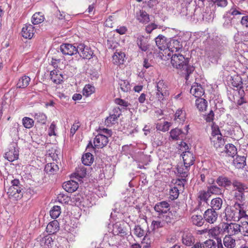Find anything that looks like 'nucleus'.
Segmentation results:
<instances>
[{
	"instance_id": "obj_1",
	"label": "nucleus",
	"mask_w": 248,
	"mask_h": 248,
	"mask_svg": "<svg viewBox=\"0 0 248 248\" xmlns=\"http://www.w3.org/2000/svg\"><path fill=\"white\" fill-rule=\"evenodd\" d=\"M168 56L171 57L172 66L176 69H180L182 74L185 76V78L188 80L189 75L194 71L195 67L188 64L189 59L185 58L180 53L171 54L169 53Z\"/></svg>"
},
{
	"instance_id": "obj_2",
	"label": "nucleus",
	"mask_w": 248,
	"mask_h": 248,
	"mask_svg": "<svg viewBox=\"0 0 248 248\" xmlns=\"http://www.w3.org/2000/svg\"><path fill=\"white\" fill-rule=\"evenodd\" d=\"M19 156V148L16 142H12L9 145L8 151L5 155L4 157L10 162L17 160Z\"/></svg>"
},
{
	"instance_id": "obj_3",
	"label": "nucleus",
	"mask_w": 248,
	"mask_h": 248,
	"mask_svg": "<svg viewBox=\"0 0 248 248\" xmlns=\"http://www.w3.org/2000/svg\"><path fill=\"white\" fill-rule=\"evenodd\" d=\"M78 48L77 53L83 59L90 60L94 57L96 58L91 48L84 44L80 43L78 44Z\"/></svg>"
},
{
	"instance_id": "obj_4",
	"label": "nucleus",
	"mask_w": 248,
	"mask_h": 248,
	"mask_svg": "<svg viewBox=\"0 0 248 248\" xmlns=\"http://www.w3.org/2000/svg\"><path fill=\"white\" fill-rule=\"evenodd\" d=\"M24 193L23 188L10 187L8 189L7 194L10 199L16 201L22 198Z\"/></svg>"
},
{
	"instance_id": "obj_5",
	"label": "nucleus",
	"mask_w": 248,
	"mask_h": 248,
	"mask_svg": "<svg viewBox=\"0 0 248 248\" xmlns=\"http://www.w3.org/2000/svg\"><path fill=\"white\" fill-rule=\"evenodd\" d=\"M157 92L156 97L160 101L163 100L164 98L169 94L167 86L164 84L163 81H159L156 84Z\"/></svg>"
},
{
	"instance_id": "obj_6",
	"label": "nucleus",
	"mask_w": 248,
	"mask_h": 248,
	"mask_svg": "<svg viewBox=\"0 0 248 248\" xmlns=\"http://www.w3.org/2000/svg\"><path fill=\"white\" fill-rule=\"evenodd\" d=\"M78 46L70 44H62L60 46V50L64 55L72 56L77 53Z\"/></svg>"
},
{
	"instance_id": "obj_7",
	"label": "nucleus",
	"mask_w": 248,
	"mask_h": 248,
	"mask_svg": "<svg viewBox=\"0 0 248 248\" xmlns=\"http://www.w3.org/2000/svg\"><path fill=\"white\" fill-rule=\"evenodd\" d=\"M218 216V213L210 208L207 209L203 214L204 221L210 224L215 223L217 220Z\"/></svg>"
},
{
	"instance_id": "obj_8",
	"label": "nucleus",
	"mask_w": 248,
	"mask_h": 248,
	"mask_svg": "<svg viewBox=\"0 0 248 248\" xmlns=\"http://www.w3.org/2000/svg\"><path fill=\"white\" fill-rule=\"evenodd\" d=\"M223 228L224 232L229 234L228 235L232 236L240 233V225L237 223L225 224Z\"/></svg>"
},
{
	"instance_id": "obj_9",
	"label": "nucleus",
	"mask_w": 248,
	"mask_h": 248,
	"mask_svg": "<svg viewBox=\"0 0 248 248\" xmlns=\"http://www.w3.org/2000/svg\"><path fill=\"white\" fill-rule=\"evenodd\" d=\"M166 50L168 49L171 54L176 53L182 47V44L178 40L170 39L168 41Z\"/></svg>"
},
{
	"instance_id": "obj_10",
	"label": "nucleus",
	"mask_w": 248,
	"mask_h": 248,
	"mask_svg": "<svg viewBox=\"0 0 248 248\" xmlns=\"http://www.w3.org/2000/svg\"><path fill=\"white\" fill-rule=\"evenodd\" d=\"M112 232L115 235L124 236L127 235V229L124 222H116L113 226Z\"/></svg>"
},
{
	"instance_id": "obj_11",
	"label": "nucleus",
	"mask_w": 248,
	"mask_h": 248,
	"mask_svg": "<svg viewBox=\"0 0 248 248\" xmlns=\"http://www.w3.org/2000/svg\"><path fill=\"white\" fill-rule=\"evenodd\" d=\"M231 78L232 85L233 87L239 89V93L242 95L244 93L243 89L244 86L246 85V84L243 82L242 79L240 76L235 75L233 77H231Z\"/></svg>"
},
{
	"instance_id": "obj_12",
	"label": "nucleus",
	"mask_w": 248,
	"mask_h": 248,
	"mask_svg": "<svg viewBox=\"0 0 248 248\" xmlns=\"http://www.w3.org/2000/svg\"><path fill=\"white\" fill-rule=\"evenodd\" d=\"M108 140L107 136L98 133L94 139L93 143L94 146L98 148H103L108 143Z\"/></svg>"
},
{
	"instance_id": "obj_13",
	"label": "nucleus",
	"mask_w": 248,
	"mask_h": 248,
	"mask_svg": "<svg viewBox=\"0 0 248 248\" xmlns=\"http://www.w3.org/2000/svg\"><path fill=\"white\" fill-rule=\"evenodd\" d=\"M21 34L24 38L31 39L34 34V27L31 24L24 25L22 29Z\"/></svg>"
},
{
	"instance_id": "obj_14",
	"label": "nucleus",
	"mask_w": 248,
	"mask_h": 248,
	"mask_svg": "<svg viewBox=\"0 0 248 248\" xmlns=\"http://www.w3.org/2000/svg\"><path fill=\"white\" fill-rule=\"evenodd\" d=\"M182 158L185 165H187L189 167L194 164L195 157L193 153L189 151H186L183 153Z\"/></svg>"
},
{
	"instance_id": "obj_15",
	"label": "nucleus",
	"mask_w": 248,
	"mask_h": 248,
	"mask_svg": "<svg viewBox=\"0 0 248 248\" xmlns=\"http://www.w3.org/2000/svg\"><path fill=\"white\" fill-rule=\"evenodd\" d=\"M154 209L156 212L159 213V214H165L170 210V206L168 202L163 201L156 204Z\"/></svg>"
},
{
	"instance_id": "obj_16",
	"label": "nucleus",
	"mask_w": 248,
	"mask_h": 248,
	"mask_svg": "<svg viewBox=\"0 0 248 248\" xmlns=\"http://www.w3.org/2000/svg\"><path fill=\"white\" fill-rule=\"evenodd\" d=\"M190 93L195 97L201 98L204 93V90L201 84L194 83L191 86Z\"/></svg>"
},
{
	"instance_id": "obj_17",
	"label": "nucleus",
	"mask_w": 248,
	"mask_h": 248,
	"mask_svg": "<svg viewBox=\"0 0 248 248\" xmlns=\"http://www.w3.org/2000/svg\"><path fill=\"white\" fill-rule=\"evenodd\" d=\"M208 183L211 184V186H207V191L210 195L214 194L218 195L223 194L224 190L216 185L214 180L211 179V181H209Z\"/></svg>"
},
{
	"instance_id": "obj_18",
	"label": "nucleus",
	"mask_w": 248,
	"mask_h": 248,
	"mask_svg": "<svg viewBox=\"0 0 248 248\" xmlns=\"http://www.w3.org/2000/svg\"><path fill=\"white\" fill-rule=\"evenodd\" d=\"M189 166L187 165H183L182 164L178 165L177 170L179 177L182 178L183 181H186L185 178L188 176L189 173Z\"/></svg>"
},
{
	"instance_id": "obj_19",
	"label": "nucleus",
	"mask_w": 248,
	"mask_h": 248,
	"mask_svg": "<svg viewBox=\"0 0 248 248\" xmlns=\"http://www.w3.org/2000/svg\"><path fill=\"white\" fill-rule=\"evenodd\" d=\"M186 134L181 129L175 128L170 131V137L175 140H182L185 138Z\"/></svg>"
},
{
	"instance_id": "obj_20",
	"label": "nucleus",
	"mask_w": 248,
	"mask_h": 248,
	"mask_svg": "<svg viewBox=\"0 0 248 248\" xmlns=\"http://www.w3.org/2000/svg\"><path fill=\"white\" fill-rule=\"evenodd\" d=\"M62 187L67 192L72 193L77 190L78 184L75 181L71 180L63 183Z\"/></svg>"
},
{
	"instance_id": "obj_21",
	"label": "nucleus",
	"mask_w": 248,
	"mask_h": 248,
	"mask_svg": "<svg viewBox=\"0 0 248 248\" xmlns=\"http://www.w3.org/2000/svg\"><path fill=\"white\" fill-rule=\"evenodd\" d=\"M136 42L139 48L142 51H146L149 48V45L147 39L143 36H139L137 38Z\"/></svg>"
},
{
	"instance_id": "obj_22",
	"label": "nucleus",
	"mask_w": 248,
	"mask_h": 248,
	"mask_svg": "<svg viewBox=\"0 0 248 248\" xmlns=\"http://www.w3.org/2000/svg\"><path fill=\"white\" fill-rule=\"evenodd\" d=\"M155 43L158 48L161 50H166L168 40L162 35H159L155 38Z\"/></svg>"
},
{
	"instance_id": "obj_23",
	"label": "nucleus",
	"mask_w": 248,
	"mask_h": 248,
	"mask_svg": "<svg viewBox=\"0 0 248 248\" xmlns=\"http://www.w3.org/2000/svg\"><path fill=\"white\" fill-rule=\"evenodd\" d=\"M137 19L143 24H146L150 21L149 15L145 11L140 10L136 13Z\"/></svg>"
},
{
	"instance_id": "obj_24",
	"label": "nucleus",
	"mask_w": 248,
	"mask_h": 248,
	"mask_svg": "<svg viewBox=\"0 0 248 248\" xmlns=\"http://www.w3.org/2000/svg\"><path fill=\"white\" fill-rule=\"evenodd\" d=\"M232 185L233 186L234 190L236 191L240 192V193H244L247 192L248 187L245 184L242 183L237 180H234L232 182Z\"/></svg>"
},
{
	"instance_id": "obj_25",
	"label": "nucleus",
	"mask_w": 248,
	"mask_h": 248,
	"mask_svg": "<svg viewBox=\"0 0 248 248\" xmlns=\"http://www.w3.org/2000/svg\"><path fill=\"white\" fill-rule=\"evenodd\" d=\"M246 158L244 156L237 155L233 160V165L237 169H243L246 165Z\"/></svg>"
},
{
	"instance_id": "obj_26",
	"label": "nucleus",
	"mask_w": 248,
	"mask_h": 248,
	"mask_svg": "<svg viewBox=\"0 0 248 248\" xmlns=\"http://www.w3.org/2000/svg\"><path fill=\"white\" fill-rule=\"evenodd\" d=\"M50 76L51 80L57 84L61 83L64 78L62 75L55 70L50 72Z\"/></svg>"
},
{
	"instance_id": "obj_27",
	"label": "nucleus",
	"mask_w": 248,
	"mask_h": 248,
	"mask_svg": "<svg viewBox=\"0 0 248 248\" xmlns=\"http://www.w3.org/2000/svg\"><path fill=\"white\" fill-rule=\"evenodd\" d=\"M216 183L220 186L227 187L232 185V182L228 177L220 176L216 180Z\"/></svg>"
},
{
	"instance_id": "obj_28",
	"label": "nucleus",
	"mask_w": 248,
	"mask_h": 248,
	"mask_svg": "<svg viewBox=\"0 0 248 248\" xmlns=\"http://www.w3.org/2000/svg\"><path fill=\"white\" fill-rule=\"evenodd\" d=\"M223 201L220 198L217 197L213 199L210 202L211 208L216 211L220 210L222 206Z\"/></svg>"
},
{
	"instance_id": "obj_29",
	"label": "nucleus",
	"mask_w": 248,
	"mask_h": 248,
	"mask_svg": "<svg viewBox=\"0 0 248 248\" xmlns=\"http://www.w3.org/2000/svg\"><path fill=\"white\" fill-rule=\"evenodd\" d=\"M125 54L121 52H116L112 56V62L115 64H123L124 61Z\"/></svg>"
},
{
	"instance_id": "obj_30",
	"label": "nucleus",
	"mask_w": 248,
	"mask_h": 248,
	"mask_svg": "<svg viewBox=\"0 0 248 248\" xmlns=\"http://www.w3.org/2000/svg\"><path fill=\"white\" fill-rule=\"evenodd\" d=\"M46 231L51 233H54L59 230V223L57 220L49 222L46 226Z\"/></svg>"
},
{
	"instance_id": "obj_31",
	"label": "nucleus",
	"mask_w": 248,
	"mask_h": 248,
	"mask_svg": "<svg viewBox=\"0 0 248 248\" xmlns=\"http://www.w3.org/2000/svg\"><path fill=\"white\" fill-rule=\"evenodd\" d=\"M237 212L232 209H227L225 213V217L228 221H238L239 217H237Z\"/></svg>"
},
{
	"instance_id": "obj_32",
	"label": "nucleus",
	"mask_w": 248,
	"mask_h": 248,
	"mask_svg": "<svg viewBox=\"0 0 248 248\" xmlns=\"http://www.w3.org/2000/svg\"><path fill=\"white\" fill-rule=\"evenodd\" d=\"M59 170L58 166L55 163H47L45 167V171L49 174H54Z\"/></svg>"
},
{
	"instance_id": "obj_33",
	"label": "nucleus",
	"mask_w": 248,
	"mask_h": 248,
	"mask_svg": "<svg viewBox=\"0 0 248 248\" xmlns=\"http://www.w3.org/2000/svg\"><path fill=\"white\" fill-rule=\"evenodd\" d=\"M183 244L186 246H190L193 244L194 238L190 233H184L182 236V239Z\"/></svg>"
},
{
	"instance_id": "obj_34",
	"label": "nucleus",
	"mask_w": 248,
	"mask_h": 248,
	"mask_svg": "<svg viewBox=\"0 0 248 248\" xmlns=\"http://www.w3.org/2000/svg\"><path fill=\"white\" fill-rule=\"evenodd\" d=\"M223 244L226 248H233L236 245V242L232 236L227 235L223 238Z\"/></svg>"
},
{
	"instance_id": "obj_35",
	"label": "nucleus",
	"mask_w": 248,
	"mask_h": 248,
	"mask_svg": "<svg viewBox=\"0 0 248 248\" xmlns=\"http://www.w3.org/2000/svg\"><path fill=\"white\" fill-rule=\"evenodd\" d=\"M191 221L193 224L201 227L204 224V219L201 215H193L191 217Z\"/></svg>"
},
{
	"instance_id": "obj_36",
	"label": "nucleus",
	"mask_w": 248,
	"mask_h": 248,
	"mask_svg": "<svg viewBox=\"0 0 248 248\" xmlns=\"http://www.w3.org/2000/svg\"><path fill=\"white\" fill-rule=\"evenodd\" d=\"M196 106L199 111H202L206 110L207 107V101L202 98H198L196 100Z\"/></svg>"
},
{
	"instance_id": "obj_37",
	"label": "nucleus",
	"mask_w": 248,
	"mask_h": 248,
	"mask_svg": "<svg viewBox=\"0 0 248 248\" xmlns=\"http://www.w3.org/2000/svg\"><path fill=\"white\" fill-rule=\"evenodd\" d=\"M31 78L26 76L20 78L16 84L17 87L19 88H25L28 86L30 82Z\"/></svg>"
},
{
	"instance_id": "obj_38",
	"label": "nucleus",
	"mask_w": 248,
	"mask_h": 248,
	"mask_svg": "<svg viewBox=\"0 0 248 248\" xmlns=\"http://www.w3.org/2000/svg\"><path fill=\"white\" fill-rule=\"evenodd\" d=\"M44 19V16L41 13H36L32 16L31 22L33 24L37 25L43 22Z\"/></svg>"
},
{
	"instance_id": "obj_39",
	"label": "nucleus",
	"mask_w": 248,
	"mask_h": 248,
	"mask_svg": "<svg viewBox=\"0 0 248 248\" xmlns=\"http://www.w3.org/2000/svg\"><path fill=\"white\" fill-rule=\"evenodd\" d=\"M225 149L227 154L232 157H233L237 153L236 148L232 144H226Z\"/></svg>"
},
{
	"instance_id": "obj_40",
	"label": "nucleus",
	"mask_w": 248,
	"mask_h": 248,
	"mask_svg": "<svg viewBox=\"0 0 248 248\" xmlns=\"http://www.w3.org/2000/svg\"><path fill=\"white\" fill-rule=\"evenodd\" d=\"M93 161V157L90 153H87L83 155L82 157V163L86 166H90Z\"/></svg>"
},
{
	"instance_id": "obj_41",
	"label": "nucleus",
	"mask_w": 248,
	"mask_h": 248,
	"mask_svg": "<svg viewBox=\"0 0 248 248\" xmlns=\"http://www.w3.org/2000/svg\"><path fill=\"white\" fill-rule=\"evenodd\" d=\"M119 117V114H111L108 117L105 121V124L107 126H109L113 124H114L115 122L117 120L118 118Z\"/></svg>"
},
{
	"instance_id": "obj_42",
	"label": "nucleus",
	"mask_w": 248,
	"mask_h": 248,
	"mask_svg": "<svg viewBox=\"0 0 248 248\" xmlns=\"http://www.w3.org/2000/svg\"><path fill=\"white\" fill-rule=\"evenodd\" d=\"M211 195L209 194L208 191L205 190H201L199 192L198 198L201 202H207Z\"/></svg>"
},
{
	"instance_id": "obj_43",
	"label": "nucleus",
	"mask_w": 248,
	"mask_h": 248,
	"mask_svg": "<svg viewBox=\"0 0 248 248\" xmlns=\"http://www.w3.org/2000/svg\"><path fill=\"white\" fill-rule=\"evenodd\" d=\"M174 119L179 123H183L186 119V113L182 109H178L175 114Z\"/></svg>"
},
{
	"instance_id": "obj_44",
	"label": "nucleus",
	"mask_w": 248,
	"mask_h": 248,
	"mask_svg": "<svg viewBox=\"0 0 248 248\" xmlns=\"http://www.w3.org/2000/svg\"><path fill=\"white\" fill-rule=\"evenodd\" d=\"M171 124L168 122H164L163 123H158L156 124V128L158 130L163 132H166L169 130Z\"/></svg>"
},
{
	"instance_id": "obj_45",
	"label": "nucleus",
	"mask_w": 248,
	"mask_h": 248,
	"mask_svg": "<svg viewBox=\"0 0 248 248\" xmlns=\"http://www.w3.org/2000/svg\"><path fill=\"white\" fill-rule=\"evenodd\" d=\"M60 206L58 205L54 206L50 211V215L53 218L56 219L59 217L61 213Z\"/></svg>"
},
{
	"instance_id": "obj_46",
	"label": "nucleus",
	"mask_w": 248,
	"mask_h": 248,
	"mask_svg": "<svg viewBox=\"0 0 248 248\" xmlns=\"http://www.w3.org/2000/svg\"><path fill=\"white\" fill-rule=\"evenodd\" d=\"M34 119L41 124H45L46 121V115L41 112L36 113L34 116Z\"/></svg>"
},
{
	"instance_id": "obj_47",
	"label": "nucleus",
	"mask_w": 248,
	"mask_h": 248,
	"mask_svg": "<svg viewBox=\"0 0 248 248\" xmlns=\"http://www.w3.org/2000/svg\"><path fill=\"white\" fill-rule=\"evenodd\" d=\"M202 248H216L217 243L212 239H208L201 243Z\"/></svg>"
},
{
	"instance_id": "obj_48",
	"label": "nucleus",
	"mask_w": 248,
	"mask_h": 248,
	"mask_svg": "<svg viewBox=\"0 0 248 248\" xmlns=\"http://www.w3.org/2000/svg\"><path fill=\"white\" fill-rule=\"evenodd\" d=\"M53 243V240L52 238V237L50 236L47 235L43 238H42V240H41V243L42 245V244H44L45 246H46L47 247H46V248H50L52 247V245Z\"/></svg>"
},
{
	"instance_id": "obj_49",
	"label": "nucleus",
	"mask_w": 248,
	"mask_h": 248,
	"mask_svg": "<svg viewBox=\"0 0 248 248\" xmlns=\"http://www.w3.org/2000/svg\"><path fill=\"white\" fill-rule=\"evenodd\" d=\"M119 85L121 90L124 92H127L131 89L130 85L127 80H121L119 82Z\"/></svg>"
},
{
	"instance_id": "obj_50",
	"label": "nucleus",
	"mask_w": 248,
	"mask_h": 248,
	"mask_svg": "<svg viewBox=\"0 0 248 248\" xmlns=\"http://www.w3.org/2000/svg\"><path fill=\"white\" fill-rule=\"evenodd\" d=\"M86 168L83 166H81L76 169L75 174L79 178H83L86 175Z\"/></svg>"
},
{
	"instance_id": "obj_51",
	"label": "nucleus",
	"mask_w": 248,
	"mask_h": 248,
	"mask_svg": "<svg viewBox=\"0 0 248 248\" xmlns=\"http://www.w3.org/2000/svg\"><path fill=\"white\" fill-rule=\"evenodd\" d=\"M22 124L25 128L30 129L33 126L34 121L29 117H25L22 119Z\"/></svg>"
},
{
	"instance_id": "obj_52",
	"label": "nucleus",
	"mask_w": 248,
	"mask_h": 248,
	"mask_svg": "<svg viewBox=\"0 0 248 248\" xmlns=\"http://www.w3.org/2000/svg\"><path fill=\"white\" fill-rule=\"evenodd\" d=\"M94 92V88L91 85H86L83 90V94L86 97L89 96Z\"/></svg>"
},
{
	"instance_id": "obj_53",
	"label": "nucleus",
	"mask_w": 248,
	"mask_h": 248,
	"mask_svg": "<svg viewBox=\"0 0 248 248\" xmlns=\"http://www.w3.org/2000/svg\"><path fill=\"white\" fill-rule=\"evenodd\" d=\"M179 195V190L178 188L174 186L172 187L170 190V198L171 200L176 199Z\"/></svg>"
},
{
	"instance_id": "obj_54",
	"label": "nucleus",
	"mask_w": 248,
	"mask_h": 248,
	"mask_svg": "<svg viewBox=\"0 0 248 248\" xmlns=\"http://www.w3.org/2000/svg\"><path fill=\"white\" fill-rule=\"evenodd\" d=\"M211 141L214 142V147L217 149L222 147L225 144L224 140L222 139L221 137L218 136L216 139H215Z\"/></svg>"
},
{
	"instance_id": "obj_55",
	"label": "nucleus",
	"mask_w": 248,
	"mask_h": 248,
	"mask_svg": "<svg viewBox=\"0 0 248 248\" xmlns=\"http://www.w3.org/2000/svg\"><path fill=\"white\" fill-rule=\"evenodd\" d=\"M240 233L245 236H248V222H245L240 225Z\"/></svg>"
},
{
	"instance_id": "obj_56",
	"label": "nucleus",
	"mask_w": 248,
	"mask_h": 248,
	"mask_svg": "<svg viewBox=\"0 0 248 248\" xmlns=\"http://www.w3.org/2000/svg\"><path fill=\"white\" fill-rule=\"evenodd\" d=\"M212 138H210L211 140H213L216 139V136L218 137H221L222 135L220 133V131L219 130V127L218 126H212Z\"/></svg>"
},
{
	"instance_id": "obj_57",
	"label": "nucleus",
	"mask_w": 248,
	"mask_h": 248,
	"mask_svg": "<svg viewBox=\"0 0 248 248\" xmlns=\"http://www.w3.org/2000/svg\"><path fill=\"white\" fill-rule=\"evenodd\" d=\"M191 18L193 19V21H198L203 19V15L202 14L201 12H198L195 9L193 16H191Z\"/></svg>"
},
{
	"instance_id": "obj_58",
	"label": "nucleus",
	"mask_w": 248,
	"mask_h": 248,
	"mask_svg": "<svg viewBox=\"0 0 248 248\" xmlns=\"http://www.w3.org/2000/svg\"><path fill=\"white\" fill-rule=\"evenodd\" d=\"M134 233L138 237H140L144 235L145 232L140 225H137L135 227Z\"/></svg>"
},
{
	"instance_id": "obj_59",
	"label": "nucleus",
	"mask_w": 248,
	"mask_h": 248,
	"mask_svg": "<svg viewBox=\"0 0 248 248\" xmlns=\"http://www.w3.org/2000/svg\"><path fill=\"white\" fill-rule=\"evenodd\" d=\"M80 125V124L78 121H75V122L73 124L70 129V136H74L77 130L79 127Z\"/></svg>"
},
{
	"instance_id": "obj_60",
	"label": "nucleus",
	"mask_w": 248,
	"mask_h": 248,
	"mask_svg": "<svg viewBox=\"0 0 248 248\" xmlns=\"http://www.w3.org/2000/svg\"><path fill=\"white\" fill-rule=\"evenodd\" d=\"M214 3L216 4L218 6L224 7L228 4L227 0H211Z\"/></svg>"
},
{
	"instance_id": "obj_61",
	"label": "nucleus",
	"mask_w": 248,
	"mask_h": 248,
	"mask_svg": "<svg viewBox=\"0 0 248 248\" xmlns=\"http://www.w3.org/2000/svg\"><path fill=\"white\" fill-rule=\"evenodd\" d=\"M224 18L225 19V21L223 24V27L225 28H229L231 27L232 18L226 16H224Z\"/></svg>"
},
{
	"instance_id": "obj_62",
	"label": "nucleus",
	"mask_w": 248,
	"mask_h": 248,
	"mask_svg": "<svg viewBox=\"0 0 248 248\" xmlns=\"http://www.w3.org/2000/svg\"><path fill=\"white\" fill-rule=\"evenodd\" d=\"M209 231L210 233L213 236H217L221 232L220 228L218 226L214 227L213 228L210 229Z\"/></svg>"
},
{
	"instance_id": "obj_63",
	"label": "nucleus",
	"mask_w": 248,
	"mask_h": 248,
	"mask_svg": "<svg viewBox=\"0 0 248 248\" xmlns=\"http://www.w3.org/2000/svg\"><path fill=\"white\" fill-rule=\"evenodd\" d=\"M115 102L116 104L124 107H127L130 105V104L128 103V102H126L125 100L120 98L115 99Z\"/></svg>"
},
{
	"instance_id": "obj_64",
	"label": "nucleus",
	"mask_w": 248,
	"mask_h": 248,
	"mask_svg": "<svg viewBox=\"0 0 248 248\" xmlns=\"http://www.w3.org/2000/svg\"><path fill=\"white\" fill-rule=\"evenodd\" d=\"M98 133H101L103 135L106 134L105 136H107V137H110L112 135V131L111 130L105 128H100L98 130Z\"/></svg>"
}]
</instances>
